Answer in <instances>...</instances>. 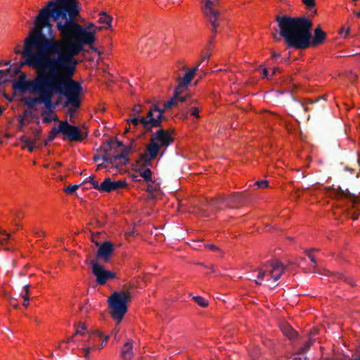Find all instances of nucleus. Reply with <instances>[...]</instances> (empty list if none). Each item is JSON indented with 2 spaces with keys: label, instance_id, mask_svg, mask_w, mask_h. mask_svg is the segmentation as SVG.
<instances>
[{
  "label": "nucleus",
  "instance_id": "f257e3e1",
  "mask_svg": "<svg viewBox=\"0 0 360 360\" xmlns=\"http://www.w3.org/2000/svg\"><path fill=\"white\" fill-rule=\"evenodd\" d=\"M79 11L75 0L50 1L36 16L34 27L30 31L24 41L22 56L25 63L36 70L37 76L32 79H26L20 75L13 83V88L21 92L36 91L52 71H56L59 65L65 62V47L68 44H75L71 39L72 32H67L66 39H55L51 34L52 31L51 19L57 22L65 23L70 19H75Z\"/></svg>",
  "mask_w": 360,
  "mask_h": 360
},
{
  "label": "nucleus",
  "instance_id": "f03ea898",
  "mask_svg": "<svg viewBox=\"0 0 360 360\" xmlns=\"http://www.w3.org/2000/svg\"><path fill=\"white\" fill-rule=\"evenodd\" d=\"M56 29L60 32V37L68 38L67 32H72V37L75 44H68L65 50V62L59 65L56 71H52L50 76L53 77L49 82L44 97L41 98L47 112H54L56 105H59L64 98L63 107L67 109V115L70 118L75 114L82 105V86L81 84L73 79L76 66L78 64L75 56H78L86 45L91 46L95 40L94 32L87 31L84 27L70 19L65 23L57 22Z\"/></svg>",
  "mask_w": 360,
  "mask_h": 360
},
{
  "label": "nucleus",
  "instance_id": "7ed1b4c3",
  "mask_svg": "<svg viewBox=\"0 0 360 360\" xmlns=\"http://www.w3.org/2000/svg\"><path fill=\"white\" fill-rule=\"evenodd\" d=\"M280 35L286 44L293 49H305L309 46H317L323 42L326 33L319 27L312 37V22L306 17L292 18L287 15L276 18Z\"/></svg>",
  "mask_w": 360,
  "mask_h": 360
},
{
  "label": "nucleus",
  "instance_id": "20e7f679",
  "mask_svg": "<svg viewBox=\"0 0 360 360\" xmlns=\"http://www.w3.org/2000/svg\"><path fill=\"white\" fill-rule=\"evenodd\" d=\"M143 112V106L136 104L133 108V115L127 120L131 127L140 129L143 132L152 130L153 127H160L163 119L164 110L160 109L155 105H152L148 111L146 116H141L139 114Z\"/></svg>",
  "mask_w": 360,
  "mask_h": 360
},
{
  "label": "nucleus",
  "instance_id": "39448f33",
  "mask_svg": "<svg viewBox=\"0 0 360 360\" xmlns=\"http://www.w3.org/2000/svg\"><path fill=\"white\" fill-rule=\"evenodd\" d=\"M174 141V137L171 131L163 129H158L153 133L150 139V143L146 146V153L143 154L144 158V165L146 166H152L151 160L155 159L162 148L164 150L161 153L162 156L165 150Z\"/></svg>",
  "mask_w": 360,
  "mask_h": 360
},
{
  "label": "nucleus",
  "instance_id": "423d86ee",
  "mask_svg": "<svg viewBox=\"0 0 360 360\" xmlns=\"http://www.w3.org/2000/svg\"><path fill=\"white\" fill-rule=\"evenodd\" d=\"M284 269V266L281 262L276 260L272 261L255 270L248 279L254 281L257 285H261L266 281V285L272 288L276 285Z\"/></svg>",
  "mask_w": 360,
  "mask_h": 360
},
{
  "label": "nucleus",
  "instance_id": "0eeeda50",
  "mask_svg": "<svg viewBox=\"0 0 360 360\" xmlns=\"http://www.w3.org/2000/svg\"><path fill=\"white\" fill-rule=\"evenodd\" d=\"M75 340L84 342L83 350L85 356H87L91 349L103 348L108 340V336L104 337L99 332L89 334L86 332L85 326L82 324L77 328L75 335L70 338L69 342Z\"/></svg>",
  "mask_w": 360,
  "mask_h": 360
},
{
  "label": "nucleus",
  "instance_id": "6e6552de",
  "mask_svg": "<svg viewBox=\"0 0 360 360\" xmlns=\"http://www.w3.org/2000/svg\"><path fill=\"white\" fill-rule=\"evenodd\" d=\"M131 298L128 291L114 292L108 298L110 314L120 323L127 311V303Z\"/></svg>",
  "mask_w": 360,
  "mask_h": 360
},
{
  "label": "nucleus",
  "instance_id": "1a4fd4ad",
  "mask_svg": "<svg viewBox=\"0 0 360 360\" xmlns=\"http://www.w3.org/2000/svg\"><path fill=\"white\" fill-rule=\"evenodd\" d=\"M56 131L65 136L70 141H82L84 138L78 127L72 125L68 121H60L58 127L51 129V132Z\"/></svg>",
  "mask_w": 360,
  "mask_h": 360
},
{
  "label": "nucleus",
  "instance_id": "9d476101",
  "mask_svg": "<svg viewBox=\"0 0 360 360\" xmlns=\"http://www.w3.org/2000/svg\"><path fill=\"white\" fill-rule=\"evenodd\" d=\"M218 1L219 0H202L203 13L211 23L212 31L213 32H217V20L219 15V13L216 8V4Z\"/></svg>",
  "mask_w": 360,
  "mask_h": 360
},
{
  "label": "nucleus",
  "instance_id": "9b49d317",
  "mask_svg": "<svg viewBox=\"0 0 360 360\" xmlns=\"http://www.w3.org/2000/svg\"><path fill=\"white\" fill-rule=\"evenodd\" d=\"M92 273L96 277V283L101 285L105 284L108 280L113 279L116 276L114 272L106 270L97 262L92 264Z\"/></svg>",
  "mask_w": 360,
  "mask_h": 360
},
{
  "label": "nucleus",
  "instance_id": "f8f14e48",
  "mask_svg": "<svg viewBox=\"0 0 360 360\" xmlns=\"http://www.w3.org/2000/svg\"><path fill=\"white\" fill-rule=\"evenodd\" d=\"M52 79H54L53 77L50 76V77L47 78V79L42 82L41 84H39V86L37 90H32L31 91H30V93L37 94L38 95V96L34 98H28L26 100V103L28 106L33 107L34 105L41 104V98L44 97L49 82H52Z\"/></svg>",
  "mask_w": 360,
  "mask_h": 360
},
{
  "label": "nucleus",
  "instance_id": "ddd939ff",
  "mask_svg": "<svg viewBox=\"0 0 360 360\" xmlns=\"http://www.w3.org/2000/svg\"><path fill=\"white\" fill-rule=\"evenodd\" d=\"M127 186L125 181H112L110 178H106L101 183L100 192L101 193H110L112 191H117L120 188Z\"/></svg>",
  "mask_w": 360,
  "mask_h": 360
},
{
  "label": "nucleus",
  "instance_id": "4468645a",
  "mask_svg": "<svg viewBox=\"0 0 360 360\" xmlns=\"http://www.w3.org/2000/svg\"><path fill=\"white\" fill-rule=\"evenodd\" d=\"M141 159L143 161V165L140 166L137 169L136 172L139 175H133L132 179L134 181H141V179L138 177H141L143 181L146 183L153 182L152 179V172L149 168L150 166H146L144 165V158L143 154L141 155Z\"/></svg>",
  "mask_w": 360,
  "mask_h": 360
},
{
  "label": "nucleus",
  "instance_id": "2eb2a0df",
  "mask_svg": "<svg viewBox=\"0 0 360 360\" xmlns=\"http://www.w3.org/2000/svg\"><path fill=\"white\" fill-rule=\"evenodd\" d=\"M110 162L118 167L119 166L125 165L129 162L128 151L126 150H122L120 153L112 155L109 158Z\"/></svg>",
  "mask_w": 360,
  "mask_h": 360
},
{
  "label": "nucleus",
  "instance_id": "dca6fc26",
  "mask_svg": "<svg viewBox=\"0 0 360 360\" xmlns=\"http://www.w3.org/2000/svg\"><path fill=\"white\" fill-rule=\"evenodd\" d=\"M179 86L176 88L174 92V95L172 98H171L169 101H166L164 104V108L162 110H166L167 108H170L172 107L176 106L179 103H184L186 101V96L180 95Z\"/></svg>",
  "mask_w": 360,
  "mask_h": 360
},
{
  "label": "nucleus",
  "instance_id": "f3484780",
  "mask_svg": "<svg viewBox=\"0 0 360 360\" xmlns=\"http://www.w3.org/2000/svg\"><path fill=\"white\" fill-rule=\"evenodd\" d=\"M114 250L113 245L109 241L104 242L98 248L97 256L101 258H108Z\"/></svg>",
  "mask_w": 360,
  "mask_h": 360
},
{
  "label": "nucleus",
  "instance_id": "a211bd4d",
  "mask_svg": "<svg viewBox=\"0 0 360 360\" xmlns=\"http://www.w3.org/2000/svg\"><path fill=\"white\" fill-rule=\"evenodd\" d=\"M132 341L128 340L121 350V357L123 360H131L133 356Z\"/></svg>",
  "mask_w": 360,
  "mask_h": 360
},
{
  "label": "nucleus",
  "instance_id": "6ab92c4d",
  "mask_svg": "<svg viewBox=\"0 0 360 360\" xmlns=\"http://www.w3.org/2000/svg\"><path fill=\"white\" fill-rule=\"evenodd\" d=\"M196 70L197 68H192L184 74L183 78L179 82V88L185 89L187 87L195 75Z\"/></svg>",
  "mask_w": 360,
  "mask_h": 360
},
{
  "label": "nucleus",
  "instance_id": "aec40b11",
  "mask_svg": "<svg viewBox=\"0 0 360 360\" xmlns=\"http://www.w3.org/2000/svg\"><path fill=\"white\" fill-rule=\"evenodd\" d=\"M11 235L5 231H0V242L2 248L6 250H11L13 249L11 243Z\"/></svg>",
  "mask_w": 360,
  "mask_h": 360
},
{
  "label": "nucleus",
  "instance_id": "412c9836",
  "mask_svg": "<svg viewBox=\"0 0 360 360\" xmlns=\"http://www.w3.org/2000/svg\"><path fill=\"white\" fill-rule=\"evenodd\" d=\"M112 18L107 15L105 13H101L99 14V18L98 19V22L103 25L102 27L109 29L112 27Z\"/></svg>",
  "mask_w": 360,
  "mask_h": 360
},
{
  "label": "nucleus",
  "instance_id": "4be33fe9",
  "mask_svg": "<svg viewBox=\"0 0 360 360\" xmlns=\"http://www.w3.org/2000/svg\"><path fill=\"white\" fill-rule=\"evenodd\" d=\"M333 279L334 281H343L348 284H349L351 286H354L356 285L354 280L351 277H347L345 275L342 274H333Z\"/></svg>",
  "mask_w": 360,
  "mask_h": 360
},
{
  "label": "nucleus",
  "instance_id": "5701e85b",
  "mask_svg": "<svg viewBox=\"0 0 360 360\" xmlns=\"http://www.w3.org/2000/svg\"><path fill=\"white\" fill-rule=\"evenodd\" d=\"M283 333L290 339H293L297 336L296 331L288 324H283L281 326Z\"/></svg>",
  "mask_w": 360,
  "mask_h": 360
},
{
  "label": "nucleus",
  "instance_id": "b1692460",
  "mask_svg": "<svg viewBox=\"0 0 360 360\" xmlns=\"http://www.w3.org/2000/svg\"><path fill=\"white\" fill-rule=\"evenodd\" d=\"M41 116L43 117V122L46 124L51 123L53 121L58 120V116L56 113L42 111Z\"/></svg>",
  "mask_w": 360,
  "mask_h": 360
},
{
  "label": "nucleus",
  "instance_id": "393cba45",
  "mask_svg": "<svg viewBox=\"0 0 360 360\" xmlns=\"http://www.w3.org/2000/svg\"><path fill=\"white\" fill-rule=\"evenodd\" d=\"M20 141L25 145V146L28 148L29 151L32 152L35 148V141L27 138L25 136H22L20 138Z\"/></svg>",
  "mask_w": 360,
  "mask_h": 360
},
{
  "label": "nucleus",
  "instance_id": "a878e982",
  "mask_svg": "<svg viewBox=\"0 0 360 360\" xmlns=\"http://www.w3.org/2000/svg\"><path fill=\"white\" fill-rule=\"evenodd\" d=\"M29 288H30V285H24L23 289H22V292L20 293V295L23 298L22 304L25 307H27L29 305V302H30V299H29V297H28Z\"/></svg>",
  "mask_w": 360,
  "mask_h": 360
},
{
  "label": "nucleus",
  "instance_id": "bb28decb",
  "mask_svg": "<svg viewBox=\"0 0 360 360\" xmlns=\"http://www.w3.org/2000/svg\"><path fill=\"white\" fill-rule=\"evenodd\" d=\"M217 206L219 209H222L224 207L231 206L229 198L226 196L220 197Z\"/></svg>",
  "mask_w": 360,
  "mask_h": 360
},
{
  "label": "nucleus",
  "instance_id": "cd10ccee",
  "mask_svg": "<svg viewBox=\"0 0 360 360\" xmlns=\"http://www.w3.org/2000/svg\"><path fill=\"white\" fill-rule=\"evenodd\" d=\"M203 245L212 250H217L218 248L213 244H205L202 241L195 242V244L193 245V248L198 249L201 248V246Z\"/></svg>",
  "mask_w": 360,
  "mask_h": 360
},
{
  "label": "nucleus",
  "instance_id": "c85d7f7f",
  "mask_svg": "<svg viewBox=\"0 0 360 360\" xmlns=\"http://www.w3.org/2000/svg\"><path fill=\"white\" fill-rule=\"evenodd\" d=\"M193 300L202 307H205L208 305V301L200 296H195L193 297Z\"/></svg>",
  "mask_w": 360,
  "mask_h": 360
},
{
  "label": "nucleus",
  "instance_id": "c756f323",
  "mask_svg": "<svg viewBox=\"0 0 360 360\" xmlns=\"http://www.w3.org/2000/svg\"><path fill=\"white\" fill-rule=\"evenodd\" d=\"M349 27L342 26L340 30V34L343 38H347L349 36Z\"/></svg>",
  "mask_w": 360,
  "mask_h": 360
},
{
  "label": "nucleus",
  "instance_id": "7c9ffc66",
  "mask_svg": "<svg viewBox=\"0 0 360 360\" xmlns=\"http://www.w3.org/2000/svg\"><path fill=\"white\" fill-rule=\"evenodd\" d=\"M79 188L78 185H70L65 188V191L68 194H72Z\"/></svg>",
  "mask_w": 360,
  "mask_h": 360
},
{
  "label": "nucleus",
  "instance_id": "2f4dec72",
  "mask_svg": "<svg viewBox=\"0 0 360 360\" xmlns=\"http://www.w3.org/2000/svg\"><path fill=\"white\" fill-rule=\"evenodd\" d=\"M254 185L258 188H266L269 186V182L266 180H260L255 182Z\"/></svg>",
  "mask_w": 360,
  "mask_h": 360
},
{
  "label": "nucleus",
  "instance_id": "473e14b6",
  "mask_svg": "<svg viewBox=\"0 0 360 360\" xmlns=\"http://www.w3.org/2000/svg\"><path fill=\"white\" fill-rule=\"evenodd\" d=\"M90 184L91 185L93 188L100 192L101 184L98 182V181L96 180L95 179H91Z\"/></svg>",
  "mask_w": 360,
  "mask_h": 360
},
{
  "label": "nucleus",
  "instance_id": "72a5a7b5",
  "mask_svg": "<svg viewBox=\"0 0 360 360\" xmlns=\"http://www.w3.org/2000/svg\"><path fill=\"white\" fill-rule=\"evenodd\" d=\"M316 250L315 249H311V250H308L306 251V254L307 255V257H309V259H310V261L314 263V264H316V258L315 257L312 255V252Z\"/></svg>",
  "mask_w": 360,
  "mask_h": 360
},
{
  "label": "nucleus",
  "instance_id": "f704fd0d",
  "mask_svg": "<svg viewBox=\"0 0 360 360\" xmlns=\"http://www.w3.org/2000/svg\"><path fill=\"white\" fill-rule=\"evenodd\" d=\"M191 115L193 116L195 118H199V109L197 107H192L190 110Z\"/></svg>",
  "mask_w": 360,
  "mask_h": 360
},
{
  "label": "nucleus",
  "instance_id": "c9c22d12",
  "mask_svg": "<svg viewBox=\"0 0 360 360\" xmlns=\"http://www.w3.org/2000/svg\"><path fill=\"white\" fill-rule=\"evenodd\" d=\"M302 2L309 8L314 6V0H302Z\"/></svg>",
  "mask_w": 360,
  "mask_h": 360
},
{
  "label": "nucleus",
  "instance_id": "e433bc0d",
  "mask_svg": "<svg viewBox=\"0 0 360 360\" xmlns=\"http://www.w3.org/2000/svg\"><path fill=\"white\" fill-rule=\"evenodd\" d=\"M158 189V187L156 186H153V185H148L147 186V189L146 191L148 192V193H154L155 191H156Z\"/></svg>",
  "mask_w": 360,
  "mask_h": 360
},
{
  "label": "nucleus",
  "instance_id": "4c0bfd02",
  "mask_svg": "<svg viewBox=\"0 0 360 360\" xmlns=\"http://www.w3.org/2000/svg\"><path fill=\"white\" fill-rule=\"evenodd\" d=\"M262 75L264 78L269 79V72L266 68L262 69Z\"/></svg>",
  "mask_w": 360,
  "mask_h": 360
},
{
  "label": "nucleus",
  "instance_id": "58836bf2",
  "mask_svg": "<svg viewBox=\"0 0 360 360\" xmlns=\"http://www.w3.org/2000/svg\"><path fill=\"white\" fill-rule=\"evenodd\" d=\"M352 199L350 203H351L352 206L354 207H356V205L358 203V199L356 197H352Z\"/></svg>",
  "mask_w": 360,
  "mask_h": 360
},
{
  "label": "nucleus",
  "instance_id": "ea45409f",
  "mask_svg": "<svg viewBox=\"0 0 360 360\" xmlns=\"http://www.w3.org/2000/svg\"><path fill=\"white\" fill-rule=\"evenodd\" d=\"M91 179H94L93 176H89L87 178H86L84 181V183H89L91 184Z\"/></svg>",
  "mask_w": 360,
  "mask_h": 360
},
{
  "label": "nucleus",
  "instance_id": "a19ab883",
  "mask_svg": "<svg viewBox=\"0 0 360 360\" xmlns=\"http://www.w3.org/2000/svg\"><path fill=\"white\" fill-rule=\"evenodd\" d=\"M58 134V133H56V131H54V132H53V133L51 131V132H50V134H49V137H50V139H53L56 137V134Z\"/></svg>",
  "mask_w": 360,
  "mask_h": 360
},
{
  "label": "nucleus",
  "instance_id": "79ce46f5",
  "mask_svg": "<svg viewBox=\"0 0 360 360\" xmlns=\"http://www.w3.org/2000/svg\"><path fill=\"white\" fill-rule=\"evenodd\" d=\"M40 134H41V131H38L36 132V134L34 135L36 140L39 139Z\"/></svg>",
  "mask_w": 360,
  "mask_h": 360
},
{
  "label": "nucleus",
  "instance_id": "37998d69",
  "mask_svg": "<svg viewBox=\"0 0 360 360\" xmlns=\"http://www.w3.org/2000/svg\"><path fill=\"white\" fill-rule=\"evenodd\" d=\"M278 71H279V68H274L272 75L276 74Z\"/></svg>",
  "mask_w": 360,
  "mask_h": 360
},
{
  "label": "nucleus",
  "instance_id": "c03bdc74",
  "mask_svg": "<svg viewBox=\"0 0 360 360\" xmlns=\"http://www.w3.org/2000/svg\"><path fill=\"white\" fill-rule=\"evenodd\" d=\"M280 56H281V55H280V53H274L273 54V56H272V58H273V59H276V58H277V57H280Z\"/></svg>",
  "mask_w": 360,
  "mask_h": 360
},
{
  "label": "nucleus",
  "instance_id": "a18cd8bd",
  "mask_svg": "<svg viewBox=\"0 0 360 360\" xmlns=\"http://www.w3.org/2000/svg\"><path fill=\"white\" fill-rule=\"evenodd\" d=\"M6 110L5 107L0 106V115L4 112V111Z\"/></svg>",
  "mask_w": 360,
  "mask_h": 360
},
{
  "label": "nucleus",
  "instance_id": "49530a36",
  "mask_svg": "<svg viewBox=\"0 0 360 360\" xmlns=\"http://www.w3.org/2000/svg\"><path fill=\"white\" fill-rule=\"evenodd\" d=\"M15 52L16 53H21V54H22V53L23 52V51H20V49H19V48H16V49H15Z\"/></svg>",
  "mask_w": 360,
  "mask_h": 360
},
{
  "label": "nucleus",
  "instance_id": "de8ad7c7",
  "mask_svg": "<svg viewBox=\"0 0 360 360\" xmlns=\"http://www.w3.org/2000/svg\"><path fill=\"white\" fill-rule=\"evenodd\" d=\"M94 27H95V26L94 25V24L91 23V24H89V25L87 26V28H88V29H93V28H94Z\"/></svg>",
  "mask_w": 360,
  "mask_h": 360
},
{
  "label": "nucleus",
  "instance_id": "09e8293b",
  "mask_svg": "<svg viewBox=\"0 0 360 360\" xmlns=\"http://www.w3.org/2000/svg\"><path fill=\"white\" fill-rule=\"evenodd\" d=\"M352 218L353 219V220H356L357 219L358 216L356 215L355 214H352Z\"/></svg>",
  "mask_w": 360,
  "mask_h": 360
},
{
  "label": "nucleus",
  "instance_id": "8fccbe9b",
  "mask_svg": "<svg viewBox=\"0 0 360 360\" xmlns=\"http://www.w3.org/2000/svg\"><path fill=\"white\" fill-rule=\"evenodd\" d=\"M205 60H208V56H205L203 60H202V62L205 61Z\"/></svg>",
  "mask_w": 360,
  "mask_h": 360
},
{
  "label": "nucleus",
  "instance_id": "3c124183",
  "mask_svg": "<svg viewBox=\"0 0 360 360\" xmlns=\"http://www.w3.org/2000/svg\"><path fill=\"white\" fill-rule=\"evenodd\" d=\"M356 15L358 18H360V11L359 12H357L356 13Z\"/></svg>",
  "mask_w": 360,
  "mask_h": 360
},
{
  "label": "nucleus",
  "instance_id": "603ef678",
  "mask_svg": "<svg viewBox=\"0 0 360 360\" xmlns=\"http://www.w3.org/2000/svg\"><path fill=\"white\" fill-rule=\"evenodd\" d=\"M96 27V30H99L101 29L100 27Z\"/></svg>",
  "mask_w": 360,
  "mask_h": 360
},
{
  "label": "nucleus",
  "instance_id": "864d4df0",
  "mask_svg": "<svg viewBox=\"0 0 360 360\" xmlns=\"http://www.w3.org/2000/svg\"><path fill=\"white\" fill-rule=\"evenodd\" d=\"M358 60L360 61V55L358 56Z\"/></svg>",
  "mask_w": 360,
  "mask_h": 360
},
{
  "label": "nucleus",
  "instance_id": "5fc2aeb1",
  "mask_svg": "<svg viewBox=\"0 0 360 360\" xmlns=\"http://www.w3.org/2000/svg\"><path fill=\"white\" fill-rule=\"evenodd\" d=\"M1 72V70H0V72Z\"/></svg>",
  "mask_w": 360,
  "mask_h": 360
}]
</instances>
